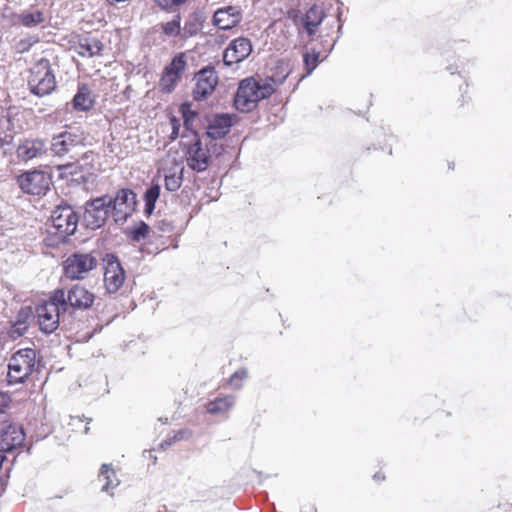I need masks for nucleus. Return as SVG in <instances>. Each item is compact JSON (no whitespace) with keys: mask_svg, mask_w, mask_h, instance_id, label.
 Masks as SVG:
<instances>
[{"mask_svg":"<svg viewBox=\"0 0 512 512\" xmlns=\"http://www.w3.org/2000/svg\"><path fill=\"white\" fill-rule=\"evenodd\" d=\"M324 19L323 9L319 6H312L305 14L303 18V26L309 36L314 35L317 27L321 24Z\"/></svg>","mask_w":512,"mask_h":512,"instance_id":"23","label":"nucleus"},{"mask_svg":"<svg viewBox=\"0 0 512 512\" xmlns=\"http://www.w3.org/2000/svg\"><path fill=\"white\" fill-rule=\"evenodd\" d=\"M47 151L44 140L27 139L23 141L17 148V157L24 162H28L35 158L41 157Z\"/></svg>","mask_w":512,"mask_h":512,"instance_id":"20","label":"nucleus"},{"mask_svg":"<svg viewBox=\"0 0 512 512\" xmlns=\"http://www.w3.org/2000/svg\"><path fill=\"white\" fill-rule=\"evenodd\" d=\"M186 161L190 169L196 172H203L209 166L210 153L206 147H203L201 140L196 134L193 135V140L187 145Z\"/></svg>","mask_w":512,"mask_h":512,"instance_id":"12","label":"nucleus"},{"mask_svg":"<svg viewBox=\"0 0 512 512\" xmlns=\"http://www.w3.org/2000/svg\"><path fill=\"white\" fill-rule=\"evenodd\" d=\"M172 126L171 139L175 140L179 136L180 122L175 117L170 119Z\"/></svg>","mask_w":512,"mask_h":512,"instance_id":"41","label":"nucleus"},{"mask_svg":"<svg viewBox=\"0 0 512 512\" xmlns=\"http://www.w3.org/2000/svg\"><path fill=\"white\" fill-rule=\"evenodd\" d=\"M36 352L33 349H20L15 352L8 364L7 380L9 384L23 383L34 371Z\"/></svg>","mask_w":512,"mask_h":512,"instance_id":"5","label":"nucleus"},{"mask_svg":"<svg viewBox=\"0 0 512 512\" xmlns=\"http://www.w3.org/2000/svg\"><path fill=\"white\" fill-rule=\"evenodd\" d=\"M290 72L291 69L288 63L281 61L277 64L276 71L269 77V79L266 80L274 85L275 90L277 86L281 85L285 81Z\"/></svg>","mask_w":512,"mask_h":512,"instance_id":"28","label":"nucleus"},{"mask_svg":"<svg viewBox=\"0 0 512 512\" xmlns=\"http://www.w3.org/2000/svg\"><path fill=\"white\" fill-rule=\"evenodd\" d=\"M235 404V397L227 395L218 397L206 404V411L213 415H222L229 411Z\"/></svg>","mask_w":512,"mask_h":512,"instance_id":"24","label":"nucleus"},{"mask_svg":"<svg viewBox=\"0 0 512 512\" xmlns=\"http://www.w3.org/2000/svg\"><path fill=\"white\" fill-rule=\"evenodd\" d=\"M161 167L165 173V188L170 192L177 191L183 182V166L177 162L175 156L171 157L168 154L167 158L162 160Z\"/></svg>","mask_w":512,"mask_h":512,"instance_id":"15","label":"nucleus"},{"mask_svg":"<svg viewBox=\"0 0 512 512\" xmlns=\"http://www.w3.org/2000/svg\"><path fill=\"white\" fill-rule=\"evenodd\" d=\"M160 196V185L152 184L144 194L145 212L151 214L155 209L156 201Z\"/></svg>","mask_w":512,"mask_h":512,"instance_id":"29","label":"nucleus"},{"mask_svg":"<svg viewBox=\"0 0 512 512\" xmlns=\"http://www.w3.org/2000/svg\"><path fill=\"white\" fill-rule=\"evenodd\" d=\"M17 183L24 193L45 195L50 188L51 176L42 170H32L18 176Z\"/></svg>","mask_w":512,"mask_h":512,"instance_id":"8","label":"nucleus"},{"mask_svg":"<svg viewBox=\"0 0 512 512\" xmlns=\"http://www.w3.org/2000/svg\"><path fill=\"white\" fill-rule=\"evenodd\" d=\"M242 19V11L238 6H225L217 9L213 15V24L222 30L235 27Z\"/></svg>","mask_w":512,"mask_h":512,"instance_id":"18","label":"nucleus"},{"mask_svg":"<svg viewBox=\"0 0 512 512\" xmlns=\"http://www.w3.org/2000/svg\"><path fill=\"white\" fill-rule=\"evenodd\" d=\"M111 199L108 196H102L86 202L83 220L90 229L100 228L110 212Z\"/></svg>","mask_w":512,"mask_h":512,"instance_id":"7","label":"nucleus"},{"mask_svg":"<svg viewBox=\"0 0 512 512\" xmlns=\"http://www.w3.org/2000/svg\"><path fill=\"white\" fill-rule=\"evenodd\" d=\"M98 260L90 253H75L63 263V271L70 280H82L90 271L96 268Z\"/></svg>","mask_w":512,"mask_h":512,"instance_id":"6","label":"nucleus"},{"mask_svg":"<svg viewBox=\"0 0 512 512\" xmlns=\"http://www.w3.org/2000/svg\"><path fill=\"white\" fill-rule=\"evenodd\" d=\"M303 57L305 68L307 70V75H310L313 72V70L317 67L319 53H305Z\"/></svg>","mask_w":512,"mask_h":512,"instance_id":"35","label":"nucleus"},{"mask_svg":"<svg viewBox=\"0 0 512 512\" xmlns=\"http://www.w3.org/2000/svg\"><path fill=\"white\" fill-rule=\"evenodd\" d=\"M32 318H33L32 308L30 306H25L19 310L15 321L24 322L27 326H29Z\"/></svg>","mask_w":512,"mask_h":512,"instance_id":"37","label":"nucleus"},{"mask_svg":"<svg viewBox=\"0 0 512 512\" xmlns=\"http://www.w3.org/2000/svg\"><path fill=\"white\" fill-rule=\"evenodd\" d=\"M162 9H172L175 6L183 4L186 0H155Z\"/></svg>","mask_w":512,"mask_h":512,"instance_id":"39","label":"nucleus"},{"mask_svg":"<svg viewBox=\"0 0 512 512\" xmlns=\"http://www.w3.org/2000/svg\"><path fill=\"white\" fill-rule=\"evenodd\" d=\"M247 377V371L245 369H240L234 372L230 379L229 384L231 387L235 389H240L242 387V381Z\"/></svg>","mask_w":512,"mask_h":512,"instance_id":"36","label":"nucleus"},{"mask_svg":"<svg viewBox=\"0 0 512 512\" xmlns=\"http://www.w3.org/2000/svg\"><path fill=\"white\" fill-rule=\"evenodd\" d=\"M111 199L110 211H112L115 222H125L135 211L137 204L136 194L130 189L119 190Z\"/></svg>","mask_w":512,"mask_h":512,"instance_id":"10","label":"nucleus"},{"mask_svg":"<svg viewBox=\"0 0 512 512\" xmlns=\"http://www.w3.org/2000/svg\"><path fill=\"white\" fill-rule=\"evenodd\" d=\"M91 91L85 85L81 86L72 100V106L77 111H88L93 106Z\"/></svg>","mask_w":512,"mask_h":512,"instance_id":"25","label":"nucleus"},{"mask_svg":"<svg viewBox=\"0 0 512 512\" xmlns=\"http://www.w3.org/2000/svg\"><path fill=\"white\" fill-rule=\"evenodd\" d=\"M180 20V16L176 15L173 20L162 24L163 33L168 37H176L182 34Z\"/></svg>","mask_w":512,"mask_h":512,"instance_id":"32","label":"nucleus"},{"mask_svg":"<svg viewBox=\"0 0 512 512\" xmlns=\"http://www.w3.org/2000/svg\"><path fill=\"white\" fill-rule=\"evenodd\" d=\"M252 52V45L248 38L239 37L233 40L224 51L223 61L227 66L239 63Z\"/></svg>","mask_w":512,"mask_h":512,"instance_id":"17","label":"nucleus"},{"mask_svg":"<svg viewBox=\"0 0 512 512\" xmlns=\"http://www.w3.org/2000/svg\"><path fill=\"white\" fill-rule=\"evenodd\" d=\"M190 436V434L187 432V431H179L177 432L172 439H169V440H165L161 446H164V444L166 445H171L173 442H176L178 440H182V439H185V438H188Z\"/></svg>","mask_w":512,"mask_h":512,"instance_id":"40","label":"nucleus"},{"mask_svg":"<svg viewBox=\"0 0 512 512\" xmlns=\"http://www.w3.org/2000/svg\"><path fill=\"white\" fill-rule=\"evenodd\" d=\"M218 83V76L213 68H204L196 75V85L193 90V97L200 101L209 96Z\"/></svg>","mask_w":512,"mask_h":512,"instance_id":"16","label":"nucleus"},{"mask_svg":"<svg viewBox=\"0 0 512 512\" xmlns=\"http://www.w3.org/2000/svg\"><path fill=\"white\" fill-rule=\"evenodd\" d=\"M201 29V23L197 16L193 15L190 16L189 19L185 22V25L183 28H181L182 31V37L183 38H189L194 35H196Z\"/></svg>","mask_w":512,"mask_h":512,"instance_id":"31","label":"nucleus"},{"mask_svg":"<svg viewBox=\"0 0 512 512\" xmlns=\"http://www.w3.org/2000/svg\"><path fill=\"white\" fill-rule=\"evenodd\" d=\"M67 306L78 309H88L92 306L95 296L92 292L79 284L74 285L66 294Z\"/></svg>","mask_w":512,"mask_h":512,"instance_id":"19","label":"nucleus"},{"mask_svg":"<svg viewBox=\"0 0 512 512\" xmlns=\"http://www.w3.org/2000/svg\"><path fill=\"white\" fill-rule=\"evenodd\" d=\"M231 127V119L226 115L216 116L207 128V135L211 139H220L224 137Z\"/></svg>","mask_w":512,"mask_h":512,"instance_id":"22","label":"nucleus"},{"mask_svg":"<svg viewBox=\"0 0 512 512\" xmlns=\"http://www.w3.org/2000/svg\"><path fill=\"white\" fill-rule=\"evenodd\" d=\"M25 433L21 426L0 421V452H10L22 446Z\"/></svg>","mask_w":512,"mask_h":512,"instance_id":"13","label":"nucleus"},{"mask_svg":"<svg viewBox=\"0 0 512 512\" xmlns=\"http://www.w3.org/2000/svg\"><path fill=\"white\" fill-rule=\"evenodd\" d=\"M147 230V226H144L142 229H139L136 233L135 238L139 239V236H145V231Z\"/></svg>","mask_w":512,"mask_h":512,"instance_id":"42","label":"nucleus"},{"mask_svg":"<svg viewBox=\"0 0 512 512\" xmlns=\"http://www.w3.org/2000/svg\"><path fill=\"white\" fill-rule=\"evenodd\" d=\"M2 485H3V483L0 481V486H2Z\"/></svg>","mask_w":512,"mask_h":512,"instance_id":"44","label":"nucleus"},{"mask_svg":"<svg viewBox=\"0 0 512 512\" xmlns=\"http://www.w3.org/2000/svg\"><path fill=\"white\" fill-rule=\"evenodd\" d=\"M28 86L37 96H45L54 91L56 77L49 60L40 59L30 68Z\"/></svg>","mask_w":512,"mask_h":512,"instance_id":"4","label":"nucleus"},{"mask_svg":"<svg viewBox=\"0 0 512 512\" xmlns=\"http://www.w3.org/2000/svg\"><path fill=\"white\" fill-rule=\"evenodd\" d=\"M104 262L105 287L109 293H115L124 283L125 272L117 258L112 255H107Z\"/></svg>","mask_w":512,"mask_h":512,"instance_id":"14","label":"nucleus"},{"mask_svg":"<svg viewBox=\"0 0 512 512\" xmlns=\"http://www.w3.org/2000/svg\"><path fill=\"white\" fill-rule=\"evenodd\" d=\"M180 112L182 114L184 125L189 130L191 129L192 122L196 117V113L191 109L190 103H183L180 106Z\"/></svg>","mask_w":512,"mask_h":512,"instance_id":"33","label":"nucleus"},{"mask_svg":"<svg viewBox=\"0 0 512 512\" xmlns=\"http://www.w3.org/2000/svg\"><path fill=\"white\" fill-rule=\"evenodd\" d=\"M44 20V15L39 10L23 13L20 18L21 23L26 27L36 26L43 23Z\"/></svg>","mask_w":512,"mask_h":512,"instance_id":"30","label":"nucleus"},{"mask_svg":"<svg viewBox=\"0 0 512 512\" xmlns=\"http://www.w3.org/2000/svg\"><path fill=\"white\" fill-rule=\"evenodd\" d=\"M66 309L65 291L62 289L54 291L49 301L36 309L41 331L47 334L54 332L59 326L60 312Z\"/></svg>","mask_w":512,"mask_h":512,"instance_id":"2","label":"nucleus"},{"mask_svg":"<svg viewBox=\"0 0 512 512\" xmlns=\"http://www.w3.org/2000/svg\"><path fill=\"white\" fill-rule=\"evenodd\" d=\"M11 402V397L8 393L0 391V421H4L3 414L5 409L9 406Z\"/></svg>","mask_w":512,"mask_h":512,"instance_id":"38","label":"nucleus"},{"mask_svg":"<svg viewBox=\"0 0 512 512\" xmlns=\"http://www.w3.org/2000/svg\"><path fill=\"white\" fill-rule=\"evenodd\" d=\"M374 478L375 479H384V476H380V474L377 473L374 475Z\"/></svg>","mask_w":512,"mask_h":512,"instance_id":"43","label":"nucleus"},{"mask_svg":"<svg viewBox=\"0 0 512 512\" xmlns=\"http://www.w3.org/2000/svg\"><path fill=\"white\" fill-rule=\"evenodd\" d=\"M87 134L80 128H70L53 136L50 149L55 156L75 157L86 145Z\"/></svg>","mask_w":512,"mask_h":512,"instance_id":"3","label":"nucleus"},{"mask_svg":"<svg viewBox=\"0 0 512 512\" xmlns=\"http://www.w3.org/2000/svg\"><path fill=\"white\" fill-rule=\"evenodd\" d=\"M103 49L102 43L96 38H85L79 42L78 54L83 57L99 55Z\"/></svg>","mask_w":512,"mask_h":512,"instance_id":"26","label":"nucleus"},{"mask_svg":"<svg viewBox=\"0 0 512 512\" xmlns=\"http://www.w3.org/2000/svg\"><path fill=\"white\" fill-rule=\"evenodd\" d=\"M274 93V85L267 80L246 78L239 84L234 105L241 112L251 111L256 104Z\"/></svg>","mask_w":512,"mask_h":512,"instance_id":"1","label":"nucleus"},{"mask_svg":"<svg viewBox=\"0 0 512 512\" xmlns=\"http://www.w3.org/2000/svg\"><path fill=\"white\" fill-rule=\"evenodd\" d=\"M28 327L24 322H21V321H15L9 331H8V334L10 336V338L12 339H17L21 336H23L26 331L28 330Z\"/></svg>","mask_w":512,"mask_h":512,"instance_id":"34","label":"nucleus"},{"mask_svg":"<svg viewBox=\"0 0 512 512\" xmlns=\"http://www.w3.org/2000/svg\"><path fill=\"white\" fill-rule=\"evenodd\" d=\"M96 154L93 152H85L81 156V158L77 161V163H69L66 165L59 166V170L61 171V175H67V174H76L78 168H86L87 173H90V170L94 166V162L96 160Z\"/></svg>","mask_w":512,"mask_h":512,"instance_id":"21","label":"nucleus"},{"mask_svg":"<svg viewBox=\"0 0 512 512\" xmlns=\"http://www.w3.org/2000/svg\"><path fill=\"white\" fill-rule=\"evenodd\" d=\"M186 66L187 57L185 53H179L172 59L171 63L164 68L159 82V87L162 92L171 93L175 90Z\"/></svg>","mask_w":512,"mask_h":512,"instance_id":"9","label":"nucleus"},{"mask_svg":"<svg viewBox=\"0 0 512 512\" xmlns=\"http://www.w3.org/2000/svg\"><path fill=\"white\" fill-rule=\"evenodd\" d=\"M51 222L55 233L65 237L76 231L78 217L70 206H59L52 212Z\"/></svg>","mask_w":512,"mask_h":512,"instance_id":"11","label":"nucleus"},{"mask_svg":"<svg viewBox=\"0 0 512 512\" xmlns=\"http://www.w3.org/2000/svg\"><path fill=\"white\" fill-rule=\"evenodd\" d=\"M99 480L104 482L102 491L112 494V490L119 485L114 470L107 464H104L99 474Z\"/></svg>","mask_w":512,"mask_h":512,"instance_id":"27","label":"nucleus"}]
</instances>
